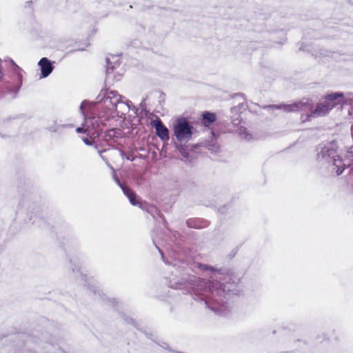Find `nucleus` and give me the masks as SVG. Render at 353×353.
Instances as JSON below:
<instances>
[{
  "instance_id": "nucleus-19",
  "label": "nucleus",
  "mask_w": 353,
  "mask_h": 353,
  "mask_svg": "<svg viewBox=\"0 0 353 353\" xmlns=\"http://www.w3.org/2000/svg\"><path fill=\"white\" fill-rule=\"evenodd\" d=\"M82 140L84 142V143L88 145H92L94 142L91 138L88 137H83Z\"/></svg>"
},
{
  "instance_id": "nucleus-22",
  "label": "nucleus",
  "mask_w": 353,
  "mask_h": 353,
  "mask_svg": "<svg viewBox=\"0 0 353 353\" xmlns=\"http://www.w3.org/2000/svg\"><path fill=\"white\" fill-rule=\"evenodd\" d=\"M105 150H98V152H99V155H100L101 158V159H103V160L106 163H108V159H105V158L102 155V153H103V152H105Z\"/></svg>"
},
{
  "instance_id": "nucleus-1",
  "label": "nucleus",
  "mask_w": 353,
  "mask_h": 353,
  "mask_svg": "<svg viewBox=\"0 0 353 353\" xmlns=\"http://www.w3.org/2000/svg\"><path fill=\"white\" fill-rule=\"evenodd\" d=\"M168 277V286L174 289L186 288L192 299L220 316L227 315L230 310L228 302L230 292L235 289L239 283L233 272L228 269H216L211 265L198 263L203 271L210 272V279H201L183 272L180 267L176 268Z\"/></svg>"
},
{
  "instance_id": "nucleus-16",
  "label": "nucleus",
  "mask_w": 353,
  "mask_h": 353,
  "mask_svg": "<svg viewBox=\"0 0 353 353\" xmlns=\"http://www.w3.org/2000/svg\"><path fill=\"white\" fill-rule=\"evenodd\" d=\"M346 158L350 160V161L353 162V146L350 147L346 154Z\"/></svg>"
},
{
  "instance_id": "nucleus-26",
  "label": "nucleus",
  "mask_w": 353,
  "mask_h": 353,
  "mask_svg": "<svg viewBox=\"0 0 353 353\" xmlns=\"http://www.w3.org/2000/svg\"><path fill=\"white\" fill-rule=\"evenodd\" d=\"M125 321L129 323H132V324L134 323V321L131 318H127L125 319Z\"/></svg>"
},
{
  "instance_id": "nucleus-5",
  "label": "nucleus",
  "mask_w": 353,
  "mask_h": 353,
  "mask_svg": "<svg viewBox=\"0 0 353 353\" xmlns=\"http://www.w3.org/2000/svg\"><path fill=\"white\" fill-rule=\"evenodd\" d=\"M93 105V103H90L87 100H84L81 102L79 107V111L84 118V123L82 124V127H78L76 128V132L77 133L88 132V134H90L92 137H99L103 132V128L104 126H99V129L97 130V128H88L86 125V118L95 117L92 114Z\"/></svg>"
},
{
  "instance_id": "nucleus-25",
  "label": "nucleus",
  "mask_w": 353,
  "mask_h": 353,
  "mask_svg": "<svg viewBox=\"0 0 353 353\" xmlns=\"http://www.w3.org/2000/svg\"><path fill=\"white\" fill-rule=\"evenodd\" d=\"M157 248L158 249L159 252H160L161 255V258L163 260H164V255H163V252L159 248V247L156 246ZM165 263H166V261H163Z\"/></svg>"
},
{
  "instance_id": "nucleus-7",
  "label": "nucleus",
  "mask_w": 353,
  "mask_h": 353,
  "mask_svg": "<svg viewBox=\"0 0 353 353\" xmlns=\"http://www.w3.org/2000/svg\"><path fill=\"white\" fill-rule=\"evenodd\" d=\"M123 194L128 198L130 203L134 206H139L140 208L145 209L150 213L153 211L157 212V209L152 206H149L146 203H141L139 198L137 196L135 192L128 186L122 188Z\"/></svg>"
},
{
  "instance_id": "nucleus-27",
  "label": "nucleus",
  "mask_w": 353,
  "mask_h": 353,
  "mask_svg": "<svg viewBox=\"0 0 353 353\" xmlns=\"http://www.w3.org/2000/svg\"><path fill=\"white\" fill-rule=\"evenodd\" d=\"M81 280L84 281L85 283H86L87 282V276L86 275H82L81 276Z\"/></svg>"
},
{
  "instance_id": "nucleus-14",
  "label": "nucleus",
  "mask_w": 353,
  "mask_h": 353,
  "mask_svg": "<svg viewBox=\"0 0 353 353\" xmlns=\"http://www.w3.org/2000/svg\"><path fill=\"white\" fill-rule=\"evenodd\" d=\"M238 134L239 135L245 140L249 141L252 139V136L251 134H250L247 129L244 127H240L238 129Z\"/></svg>"
},
{
  "instance_id": "nucleus-11",
  "label": "nucleus",
  "mask_w": 353,
  "mask_h": 353,
  "mask_svg": "<svg viewBox=\"0 0 353 353\" xmlns=\"http://www.w3.org/2000/svg\"><path fill=\"white\" fill-rule=\"evenodd\" d=\"M73 124L71 123H58L57 121H53V123L48 125V130L51 132H61L62 129L66 128H73Z\"/></svg>"
},
{
  "instance_id": "nucleus-2",
  "label": "nucleus",
  "mask_w": 353,
  "mask_h": 353,
  "mask_svg": "<svg viewBox=\"0 0 353 353\" xmlns=\"http://www.w3.org/2000/svg\"><path fill=\"white\" fill-rule=\"evenodd\" d=\"M123 99L124 97L117 91L110 88L102 89L97 97L96 101H90L94 103L92 111L96 105H99L100 112L96 117L86 118L88 128H97L98 130L99 126H106L114 118L122 117L125 112L129 111L131 103L129 100L124 101Z\"/></svg>"
},
{
  "instance_id": "nucleus-21",
  "label": "nucleus",
  "mask_w": 353,
  "mask_h": 353,
  "mask_svg": "<svg viewBox=\"0 0 353 353\" xmlns=\"http://www.w3.org/2000/svg\"><path fill=\"white\" fill-rule=\"evenodd\" d=\"M114 181L117 183L118 185H119V187L122 189V188H124V187H128L127 185L123 184L121 183L120 180L118 179V177L117 176H114Z\"/></svg>"
},
{
  "instance_id": "nucleus-9",
  "label": "nucleus",
  "mask_w": 353,
  "mask_h": 353,
  "mask_svg": "<svg viewBox=\"0 0 353 353\" xmlns=\"http://www.w3.org/2000/svg\"><path fill=\"white\" fill-rule=\"evenodd\" d=\"M152 127L156 130L157 135L163 141L169 139L168 129L163 124L160 119H157L151 122Z\"/></svg>"
},
{
  "instance_id": "nucleus-28",
  "label": "nucleus",
  "mask_w": 353,
  "mask_h": 353,
  "mask_svg": "<svg viewBox=\"0 0 353 353\" xmlns=\"http://www.w3.org/2000/svg\"><path fill=\"white\" fill-rule=\"evenodd\" d=\"M37 221H41V220L39 219H35L33 220V223H37Z\"/></svg>"
},
{
  "instance_id": "nucleus-12",
  "label": "nucleus",
  "mask_w": 353,
  "mask_h": 353,
  "mask_svg": "<svg viewBox=\"0 0 353 353\" xmlns=\"http://www.w3.org/2000/svg\"><path fill=\"white\" fill-rule=\"evenodd\" d=\"M188 227L192 228H202L207 225V221L201 219H192L186 221Z\"/></svg>"
},
{
  "instance_id": "nucleus-30",
  "label": "nucleus",
  "mask_w": 353,
  "mask_h": 353,
  "mask_svg": "<svg viewBox=\"0 0 353 353\" xmlns=\"http://www.w3.org/2000/svg\"><path fill=\"white\" fill-rule=\"evenodd\" d=\"M39 222H40V221H37V224H38V225H40V223H39Z\"/></svg>"
},
{
  "instance_id": "nucleus-17",
  "label": "nucleus",
  "mask_w": 353,
  "mask_h": 353,
  "mask_svg": "<svg viewBox=\"0 0 353 353\" xmlns=\"http://www.w3.org/2000/svg\"><path fill=\"white\" fill-rule=\"evenodd\" d=\"M121 156L123 158L125 157L127 160L130 161H133L135 159L133 154H132V153L125 154L123 152H122Z\"/></svg>"
},
{
  "instance_id": "nucleus-23",
  "label": "nucleus",
  "mask_w": 353,
  "mask_h": 353,
  "mask_svg": "<svg viewBox=\"0 0 353 353\" xmlns=\"http://www.w3.org/2000/svg\"><path fill=\"white\" fill-rule=\"evenodd\" d=\"M14 66H15L16 69L18 70V76H19V79L20 80H21V79H22V75L21 74V73H20V72H19V71L21 70V68H20L18 65H17L15 63H14Z\"/></svg>"
},
{
  "instance_id": "nucleus-20",
  "label": "nucleus",
  "mask_w": 353,
  "mask_h": 353,
  "mask_svg": "<svg viewBox=\"0 0 353 353\" xmlns=\"http://www.w3.org/2000/svg\"><path fill=\"white\" fill-rule=\"evenodd\" d=\"M208 150L212 152H216L219 150V146L214 143L209 144L208 146Z\"/></svg>"
},
{
  "instance_id": "nucleus-10",
  "label": "nucleus",
  "mask_w": 353,
  "mask_h": 353,
  "mask_svg": "<svg viewBox=\"0 0 353 353\" xmlns=\"http://www.w3.org/2000/svg\"><path fill=\"white\" fill-rule=\"evenodd\" d=\"M41 71V77L46 78L53 71L54 67L52 62L46 57H43L38 63Z\"/></svg>"
},
{
  "instance_id": "nucleus-6",
  "label": "nucleus",
  "mask_w": 353,
  "mask_h": 353,
  "mask_svg": "<svg viewBox=\"0 0 353 353\" xmlns=\"http://www.w3.org/2000/svg\"><path fill=\"white\" fill-rule=\"evenodd\" d=\"M174 134L179 141H188L193 134V127L185 119H179L174 125Z\"/></svg>"
},
{
  "instance_id": "nucleus-15",
  "label": "nucleus",
  "mask_w": 353,
  "mask_h": 353,
  "mask_svg": "<svg viewBox=\"0 0 353 353\" xmlns=\"http://www.w3.org/2000/svg\"><path fill=\"white\" fill-rule=\"evenodd\" d=\"M105 133V137L106 140H108V139H111L112 137H114V129L112 128L109 130H106Z\"/></svg>"
},
{
  "instance_id": "nucleus-13",
  "label": "nucleus",
  "mask_w": 353,
  "mask_h": 353,
  "mask_svg": "<svg viewBox=\"0 0 353 353\" xmlns=\"http://www.w3.org/2000/svg\"><path fill=\"white\" fill-rule=\"evenodd\" d=\"M216 114L214 113L205 112L202 114L203 123L205 126H208L210 124L215 121Z\"/></svg>"
},
{
  "instance_id": "nucleus-8",
  "label": "nucleus",
  "mask_w": 353,
  "mask_h": 353,
  "mask_svg": "<svg viewBox=\"0 0 353 353\" xmlns=\"http://www.w3.org/2000/svg\"><path fill=\"white\" fill-rule=\"evenodd\" d=\"M107 68H106V78L111 79L115 78L114 73V70L120 65L119 57L118 55H111L106 58Z\"/></svg>"
},
{
  "instance_id": "nucleus-29",
  "label": "nucleus",
  "mask_w": 353,
  "mask_h": 353,
  "mask_svg": "<svg viewBox=\"0 0 353 353\" xmlns=\"http://www.w3.org/2000/svg\"><path fill=\"white\" fill-rule=\"evenodd\" d=\"M98 294H99V296H100V297L101 296L102 299H103L105 296V294H103L102 295L101 294V293L99 292V290H98Z\"/></svg>"
},
{
  "instance_id": "nucleus-18",
  "label": "nucleus",
  "mask_w": 353,
  "mask_h": 353,
  "mask_svg": "<svg viewBox=\"0 0 353 353\" xmlns=\"http://www.w3.org/2000/svg\"><path fill=\"white\" fill-rule=\"evenodd\" d=\"M89 285V287L88 288L91 290V291H93L94 294H96V285H95V283L93 280H91L90 282L88 283Z\"/></svg>"
},
{
  "instance_id": "nucleus-24",
  "label": "nucleus",
  "mask_w": 353,
  "mask_h": 353,
  "mask_svg": "<svg viewBox=\"0 0 353 353\" xmlns=\"http://www.w3.org/2000/svg\"><path fill=\"white\" fill-rule=\"evenodd\" d=\"M108 301L112 305H114V303H117V301L114 299H108Z\"/></svg>"
},
{
  "instance_id": "nucleus-3",
  "label": "nucleus",
  "mask_w": 353,
  "mask_h": 353,
  "mask_svg": "<svg viewBox=\"0 0 353 353\" xmlns=\"http://www.w3.org/2000/svg\"><path fill=\"white\" fill-rule=\"evenodd\" d=\"M325 101L319 103L314 109L313 103L309 99H303L290 104L281 103L271 105L268 108L272 110H281L285 112L301 111L305 113L306 118L301 116L303 122L308 121L310 117H322L327 114L339 103L343 102L350 105L353 104V92H334L325 97Z\"/></svg>"
},
{
  "instance_id": "nucleus-4",
  "label": "nucleus",
  "mask_w": 353,
  "mask_h": 353,
  "mask_svg": "<svg viewBox=\"0 0 353 353\" xmlns=\"http://www.w3.org/2000/svg\"><path fill=\"white\" fill-rule=\"evenodd\" d=\"M316 152L317 165L323 174L339 176L343 172L347 165L332 145L319 147Z\"/></svg>"
}]
</instances>
